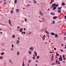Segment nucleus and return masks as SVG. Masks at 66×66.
Returning a JSON list of instances; mask_svg holds the SVG:
<instances>
[{"label": "nucleus", "mask_w": 66, "mask_h": 66, "mask_svg": "<svg viewBox=\"0 0 66 66\" xmlns=\"http://www.w3.org/2000/svg\"><path fill=\"white\" fill-rule=\"evenodd\" d=\"M55 6H56L57 7L59 6V4H56L54 3L52 5L51 7V9H52V8L53 7H54L53 8V11H54V10H56V7Z\"/></svg>", "instance_id": "obj_1"}, {"label": "nucleus", "mask_w": 66, "mask_h": 66, "mask_svg": "<svg viewBox=\"0 0 66 66\" xmlns=\"http://www.w3.org/2000/svg\"><path fill=\"white\" fill-rule=\"evenodd\" d=\"M29 49L30 50L33 51V50H34V48L33 47H30L29 48Z\"/></svg>", "instance_id": "obj_2"}, {"label": "nucleus", "mask_w": 66, "mask_h": 66, "mask_svg": "<svg viewBox=\"0 0 66 66\" xmlns=\"http://www.w3.org/2000/svg\"><path fill=\"white\" fill-rule=\"evenodd\" d=\"M9 23L10 24V26H12V24H11V20H9Z\"/></svg>", "instance_id": "obj_3"}, {"label": "nucleus", "mask_w": 66, "mask_h": 66, "mask_svg": "<svg viewBox=\"0 0 66 66\" xmlns=\"http://www.w3.org/2000/svg\"><path fill=\"white\" fill-rule=\"evenodd\" d=\"M53 57H54V56H53V55H52V56L51 57V59H52V61H53V60H54V59H53Z\"/></svg>", "instance_id": "obj_4"}, {"label": "nucleus", "mask_w": 66, "mask_h": 66, "mask_svg": "<svg viewBox=\"0 0 66 66\" xmlns=\"http://www.w3.org/2000/svg\"><path fill=\"white\" fill-rule=\"evenodd\" d=\"M15 11L16 12V13H18V12H19V9H16Z\"/></svg>", "instance_id": "obj_5"}, {"label": "nucleus", "mask_w": 66, "mask_h": 66, "mask_svg": "<svg viewBox=\"0 0 66 66\" xmlns=\"http://www.w3.org/2000/svg\"><path fill=\"white\" fill-rule=\"evenodd\" d=\"M40 14L42 16H43V12H42V11H40L39 12Z\"/></svg>", "instance_id": "obj_6"}, {"label": "nucleus", "mask_w": 66, "mask_h": 66, "mask_svg": "<svg viewBox=\"0 0 66 66\" xmlns=\"http://www.w3.org/2000/svg\"><path fill=\"white\" fill-rule=\"evenodd\" d=\"M34 54H35V56H37V53H36V51L34 52Z\"/></svg>", "instance_id": "obj_7"}, {"label": "nucleus", "mask_w": 66, "mask_h": 66, "mask_svg": "<svg viewBox=\"0 0 66 66\" xmlns=\"http://www.w3.org/2000/svg\"><path fill=\"white\" fill-rule=\"evenodd\" d=\"M57 18V16H54L53 17V19H56Z\"/></svg>", "instance_id": "obj_8"}, {"label": "nucleus", "mask_w": 66, "mask_h": 66, "mask_svg": "<svg viewBox=\"0 0 66 66\" xmlns=\"http://www.w3.org/2000/svg\"><path fill=\"white\" fill-rule=\"evenodd\" d=\"M19 43V40H17L16 41V44H18Z\"/></svg>", "instance_id": "obj_9"}, {"label": "nucleus", "mask_w": 66, "mask_h": 66, "mask_svg": "<svg viewBox=\"0 0 66 66\" xmlns=\"http://www.w3.org/2000/svg\"><path fill=\"white\" fill-rule=\"evenodd\" d=\"M55 38H56V37H58V35H57V34H56L55 35Z\"/></svg>", "instance_id": "obj_10"}, {"label": "nucleus", "mask_w": 66, "mask_h": 66, "mask_svg": "<svg viewBox=\"0 0 66 66\" xmlns=\"http://www.w3.org/2000/svg\"><path fill=\"white\" fill-rule=\"evenodd\" d=\"M51 35H55V33L53 32H51Z\"/></svg>", "instance_id": "obj_11"}, {"label": "nucleus", "mask_w": 66, "mask_h": 66, "mask_svg": "<svg viewBox=\"0 0 66 66\" xmlns=\"http://www.w3.org/2000/svg\"><path fill=\"white\" fill-rule=\"evenodd\" d=\"M22 31V28H21L20 29V32H21Z\"/></svg>", "instance_id": "obj_12"}, {"label": "nucleus", "mask_w": 66, "mask_h": 66, "mask_svg": "<svg viewBox=\"0 0 66 66\" xmlns=\"http://www.w3.org/2000/svg\"><path fill=\"white\" fill-rule=\"evenodd\" d=\"M27 18H25L24 20L26 22H27Z\"/></svg>", "instance_id": "obj_13"}, {"label": "nucleus", "mask_w": 66, "mask_h": 66, "mask_svg": "<svg viewBox=\"0 0 66 66\" xmlns=\"http://www.w3.org/2000/svg\"><path fill=\"white\" fill-rule=\"evenodd\" d=\"M62 6H64V5H65V4L64 3H62Z\"/></svg>", "instance_id": "obj_14"}, {"label": "nucleus", "mask_w": 66, "mask_h": 66, "mask_svg": "<svg viewBox=\"0 0 66 66\" xmlns=\"http://www.w3.org/2000/svg\"><path fill=\"white\" fill-rule=\"evenodd\" d=\"M29 54H31L32 53V52H31V51H29Z\"/></svg>", "instance_id": "obj_15"}, {"label": "nucleus", "mask_w": 66, "mask_h": 66, "mask_svg": "<svg viewBox=\"0 0 66 66\" xmlns=\"http://www.w3.org/2000/svg\"><path fill=\"white\" fill-rule=\"evenodd\" d=\"M45 39V35H44L43 36V41H44V39Z\"/></svg>", "instance_id": "obj_16"}, {"label": "nucleus", "mask_w": 66, "mask_h": 66, "mask_svg": "<svg viewBox=\"0 0 66 66\" xmlns=\"http://www.w3.org/2000/svg\"><path fill=\"white\" fill-rule=\"evenodd\" d=\"M45 31L46 33H47V34H49V33L48 31H46V30H45Z\"/></svg>", "instance_id": "obj_17"}, {"label": "nucleus", "mask_w": 66, "mask_h": 66, "mask_svg": "<svg viewBox=\"0 0 66 66\" xmlns=\"http://www.w3.org/2000/svg\"><path fill=\"white\" fill-rule=\"evenodd\" d=\"M52 2H53V1L52 0L51 1V2L50 3V4H52Z\"/></svg>", "instance_id": "obj_18"}, {"label": "nucleus", "mask_w": 66, "mask_h": 66, "mask_svg": "<svg viewBox=\"0 0 66 66\" xmlns=\"http://www.w3.org/2000/svg\"><path fill=\"white\" fill-rule=\"evenodd\" d=\"M54 23H55V21H53V22H52V24H54Z\"/></svg>", "instance_id": "obj_19"}, {"label": "nucleus", "mask_w": 66, "mask_h": 66, "mask_svg": "<svg viewBox=\"0 0 66 66\" xmlns=\"http://www.w3.org/2000/svg\"><path fill=\"white\" fill-rule=\"evenodd\" d=\"M19 51H18L17 53V55H19Z\"/></svg>", "instance_id": "obj_20"}, {"label": "nucleus", "mask_w": 66, "mask_h": 66, "mask_svg": "<svg viewBox=\"0 0 66 66\" xmlns=\"http://www.w3.org/2000/svg\"><path fill=\"white\" fill-rule=\"evenodd\" d=\"M33 55H34V56L33 57L32 59L34 60H35V56H34V54Z\"/></svg>", "instance_id": "obj_21"}, {"label": "nucleus", "mask_w": 66, "mask_h": 66, "mask_svg": "<svg viewBox=\"0 0 66 66\" xmlns=\"http://www.w3.org/2000/svg\"><path fill=\"white\" fill-rule=\"evenodd\" d=\"M4 54V52H3L1 53V55H3Z\"/></svg>", "instance_id": "obj_22"}, {"label": "nucleus", "mask_w": 66, "mask_h": 66, "mask_svg": "<svg viewBox=\"0 0 66 66\" xmlns=\"http://www.w3.org/2000/svg\"><path fill=\"white\" fill-rule=\"evenodd\" d=\"M58 9L59 10H61V8L60 7H58Z\"/></svg>", "instance_id": "obj_23"}, {"label": "nucleus", "mask_w": 66, "mask_h": 66, "mask_svg": "<svg viewBox=\"0 0 66 66\" xmlns=\"http://www.w3.org/2000/svg\"><path fill=\"white\" fill-rule=\"evenodd\" d=\"M61 12H62V11L61 10H59L58 11V12L59 13H60Z\"/></svg>", "instance_id": "obj_24"}, {"label": "nucleus", "mask_w": 66, "mask_h": 66, "mask_svg": "<svg viewBox=\"0 0 66 66\" xmlns=\"http://www.w3.org/2000/svg\"><path fill=\"white\" fill-rule=\"evenodd\" d=\"M60 57L61 59V61H63V59L62 58V56H61V55H60Z\"/></svg>", "instance_id": "obj_25"}, {"label": "nucleus", "mask_w": 66, "mask_h": 66, "mask_svg": "<svg viewBox=\"0 0 66 66\" xmlns=\"http://www.w3.org/2000/svg\"><path fill=\"white\" fill-rule=\"evenodd\" d=\"M57 64H59V65H60V61H58V62L57 63Z\"/></svg>", "instance_id": "obj_26"}, {"label": "nucleus", "mask_w": 66, "mask_h": 66, "mask_svg": "<svg viewBox=\"0 0 66 66\" xmlns=\"http://www.w3.org/2000/svg\"><path fill=\"white\" fill-rule=\"evenodd\" d=\"M51 15H54V14L53 13L51 12Z\"/></svg>", "instance_id": "obj_27"}, {"label": "nucleus", "mask_w": 66, "mask_h": 66, "mask_svg": "<svg viewBox=\"0 0 66 66\" xmlns=\"http://www.w3.org/2000/svg\"><path fill=\"white\" fill-rule=\"evenodd\" d=\"M59 61H61L62 59H61V58H59Z\"/></svg>", "instance_id": "obj_28"}, {"label": "nucleus", "mask_w": 66, "mask_h": 66, "mask_svg": "<svg viewBox=\"0 0 66 66\" xmlns=\"http://www.w3.org/2000/svg\"><path fill=\"white\" fill-rule=\"evenodd\" d=\"M14 2L15 3H17V0H15Z\"/></svg>", "instance_id": "obj_29"}, {"label": "nucleus", "mask_w": 66, "mask_h": 66, "mask_svg": "<svg viewBox=\"0 0 66 66\" xmlns=\"http://www.w3.org/2000/svg\"><path fill=\"white\" fill-rule=\"evenodd\" d=\"M23 66H25V65H24V62H23Z\"/></svg>", "instance_id": "obj_30"}, {"label": "nucleus", "mask_w": 66, "mask_h": 66, "mask_svg": "<svg viewBox=\"0 0 66 66\" xmlns=\"http://www.w3.org/2000/svg\"><path fill=\"white\" fill-rule=\"evenodd\" d=\"M39 56H37V59H39Z\"/></svg>", "instance_id": "obj_31"}, {"label": "nucleus", "mask_w": 66, "mask_h": 66, "mask_svg": "<svg viewBox=\"0 0 66 66\" xmlns=\"http://www.w3.org/2000/svg\"><path fill=\"white\" fill-rule=\"evenodd\" d=\"M11 13L12 14L13 13V10H11Z\"/></svg>", "instance_id": "obj_32"}, {"label": "nucleus", "mask_w": 66, "mask_h": 66, "mask_svg": "<svg viewBox=\"0 0 66 66\" xmlns=\"http://www.w3.org/2000/svg\"><path fill=\"white\" fill-rule=\"evenodd\" d=\"M56 56L57 55V56H59V54L58 53H56Z\"/></svg>", "instance_id": "obj_33"}, {"label": "nucleus", "mask_w": 66, "mask_h": 66, "mask_svg": "<svg viewBox=\"0 0 66 66\" xmlns=\"http://www.w3.org/2000/svg\"><path fill=\"white\" fill-rule=\"evenodd\" d=\"M15 36L14 35H13L12 36V38H15Z\"/></svg>", "instance_id": "obj_34"}, {"label": "nucleus", "mask_w": 66, "mask_h": 66, "mask_svg": "<svg viewBox=\"0 0 66 66\" xmlns=\"http://www.w3.org/2000/svg\"><path fill=\"white\" fill-rule=\"evenodd\" d=\"M3 59V57L2 56L0 57V59Z\"/></svg>", "instance_id": "obj_35"}, {"label": "nucleus", "mask_w": 66, "mask_h": 66, "mask_svg": "<svg viewBox=\"0 0 66 66\" xmlns=\"http://www.w3.org/2000/svg\"><path fill=\"white\" fill-rule=\"evenodd\" d=\"M31 60H29L28 63H30V62H31Z\"/></svg>", "instance_id": "obj_36"}, {"label": "nucleus", "mask_w": 66, "mask_h": 66, "mask_svg": "<svg viewBox=\"0 0 66 66\" xmlns=\"http://www.w3.org/2000/svg\"><path fill=\"white\" fill-rule=\"evenodd\" d=\"M33 3H34V4H35V3H36V1H34V2H33Z\"/></svg>", "instance_id": "obj_37"}, {"label": "nucleus", "mask_w": 66, "mask_h": 66, "mask_svg": "<svg viewBox=\"0 0 66 66\" xmlns=\"http://www.w3.org/2000/svg\"><path fill=\"white\" fill-rule=\"evenodd\" d=\"M60 50L61 52H63V50H62V49H61Z\"/></svg>", "instance_id": "obj_38"}, {"label": "nucleus", "mask_w": 66, "mask_h": 66, "mask_svg": "<svg viewBox=\"0 0 66 66\" xmlns=\"http://www.w3.org/2000/svg\"><path fill=\"white\" fill-rule=\"evenodd\" d=\"M56 64H57V60H56Z\"/></svg>", "instance_id": "obj_39"}, {"label": "nucleus", "mask_w": 66, "mask_h": 66, "mask_svg": "<svg viewBox=\"0 0 66 66\" xmlns=\"http://www.w3.org/2000/svg\"><path fill=\"white\" fill-rule=\"evenodd\" d=\"M9 62H10V63H11V60L10 59V60H9Z\"/></svg>", "instance_id": "obj_40"}, {"label": "nucleus", "mask_w": 66, "mask_h": 66, "mask_svg": "<svg viewBox=\"0 0 66 66\" xmlns=\"http://www.w3.org/2000/svg\"><path fill=\"white\" fill-rule=\"evenodd\" d=\"M12 48H13L14 47V45L13 44H12Z\"/></svg>", "instance_id": "obj_41"}, {"label": "nucleus", "mask_w": 66, "mask_h": 66, "mask_svg": "<svg viewBox=\"0 0 66 66\" xmlns=\"http://www.w3.org/2000/svg\"><path fill=\"white\" fill-rule=\"evenodd\" d=\"M64 18L65 19H66V15L64 16Z\"/></svg>", "instance_id": "obj_42"}, {"label": "nucleus", "mask_w": 66, "mask_h": 66, "mask_svg": "<svg viewBox=\"0 0 66 66\" xmlns=\"http://www.w3.org/2000/svg\"><path fill=\"white\" fill-rule=\"evenodd\" d=\"M63 58H65V55H63Z\"/></svg>", "instance_id": "obj_43"}, {"label": "nucleus", "mask_w": 66, "mask_h": 66, "mask_svg": "<svg viewBox=\"0 0 66 66\" xmlns=\"http://www.w3.org/2000/svg\"><path fill=\"white\" fill-rule=\"evenodd\" d=\"M50 53H53V52H52L51 51H50Z\"/></svg>", "instance_id": "obj_44"}, {"label": "nucleus", "mask_w": 66, "mask_h": 66, "mask_svg": "<svg viewBox=\"0 0 66 66\" xmlns=\"http://www.w3.org/2000/svg\"><path fill=\"white\" fill-rule=\"evenodd\" d=\"M35 66H38L37 64H36L35 65Z\"/></svg>", "instance_id": "obj_45"}, {"label": "nucleus", "mask_w": 66, "mask_h": 66, "mask_svg": "<svg viewBox=\"0 0 66 66\" xmlns=\"http://www.w3.org/2000/svg\"><path fill=\"white\" fill-rule=\"evenodd\" d=\"M54 65V63H52V65Z\"/></svg>", "instance_id": "obj_46"}, {"label": "nucleus", "mask_w": 66, "mask_h": 66, "mask_svg": "<svg viewBox=\"0 0 66 66\" xmlns=\"http://www.w3.org/2000/svg\"><path fill=\"white\" fill-rule=\"evenodd\" d=\"M30 4H28V5H27V7H28V6H30Z\"/></svg>", "instance_id": "obj_47"}, {"label": "nucleus", "mask_w": 66, "mask_h": 66, "mask_svg": "<svg viewBox=\"0 0 66 66\" xmlns=\"http://www.w3.org/2000/svg\"><path fill=\"white\" fill-rule=\"evenodd\" d=\"M0 24H1V25H2V26H5V25H3V24H2L1 23H0Z\"/></svg>", "instance_id": "obj_48"}, {"label": "nucleus", "mask_w": 66, "mask_h": 66, "mask_svg": "<svg viewBox=\"0 0 66 66\" xmlns=\"http://www.w3.org/2000/svg\"><path fill=\"white\" fill-rule=\"evenodd\" d=\"M47 35V36H48V37L49 38V35Z\"/></svg>", "instance_id": "obj_49"}, {"label": "nucleus", "mask_w": 66, "mask_h": 66, "mask_svg": "<svg viewBox=\"0 0 66 66\" xmlns=\"http://www.w3.org/2000/svg\"><path fill=\"white\" fill-rule=\"evenodd\" d=\"M20 28V27L19 26L17 27V29H19Z\"/></svg>", "instance_id": "obj_50"}, {"label": "nucleus", "mask_w": 66, "mask_h": 66, "mask_svg": "<svg viewBox=\"0 0 66 66\" xmlns=\"http://www.w3.org/2000/svg\"><path fill=\"white\" fill-rule=\"evenodd\" d=\"M63 58V60H65V58Z\"/></svg>", "instance_id": "obj_51"}, {"label": "nucleus", "mask_w": 66, "mask_h": 66, "mask_svg": "<svg viewBox=\"0 0 66 66\" xmlns=\"http://www.w3.org/2000/svg\"><path fill=\"white\" fill-rule=\"evenodd\" d=\"M23 33L24 34H25L26 33L25 32V31H24L23 32Z\"/></svg>", "instance_id": "obj_52"}, {"label": "nucleus", "mask_w": 66, "mask_h": 66, "mask_svg": "<svg viewBox=\"0 0 66 66\" xmlns=\"http://www.w3.org/2000/svg\"><path fill=\"white\" fill-rule=\"evenodd\" d=\"M6 2H5V3H4V4H3V5H4L5 4H6Z\"/></svg>", "instance_id": "obj_53"}, {"label": "nucleus", "mask_w": 66, "mask_h": 66, "mask_svg": "<svg viewBox=\"0 0 66 66\" xmlns=\"http://www.w3.org/2000/svg\"><path fill=\"white\" fill-rule=\"evenodd\" d=\"M54 50H56V48H54Z\"/></svg>", "instance_id": "obj_54"}, {"label": "nucleus", "mask_w": 66, "mask_h": 66, "mask_svg": "<svg viewBox=\"0 0 66 66\" xmlns=\"http://www.w3.org/2000/svg\"><path fill=\"white\" fill-rule=\"evenodd\" d=\"M36 62L37 63H38V61L36 60Z\"/></svg>", "instance_id": "obj_55"}, {"label": "nucleus", "mask_w": 66, "mask_h": 66, "mask_svg": "<svg viewBox=\"0 0 66 66\" xmlns=\"http://www.w3.org/2000/svg\"><path fill=\"white\" fill-rule=\"evenodd\" d=\"M61 46H64V45L63 44H62L61 45Z\"/></svg>", "instance_id": "obj_56"}, {"label": "nucleus", "mask_w": 66, "mask_h": 66, "mask_svg": "<svg viewBox=\"0 0 66 66\" xmlns=\"http://www.w3.org/2000/svg\"><path fill=\"white\" fill-rule=\"evenodd\" d=\"M24 31H26V28H24Z\"/></svg>", "instance_id": "obj_57"}, {"label": "nucleus", "mask_w": 66, "mask_h": 66, "mask_svg": "<svg viewBox=\"0 0 66 66\" xmlns=\"http://www.w3.org/2000/svg\"><path fill=\"white\" fill-rule=\"evenodd\" d=\"M66 37H65V38H64V40H65L66 39H65V38H66Z\"/></svg>", "instance_id": "obj_58"}, {"label": "nucleus", "mask_w": 66, "mask_h": 66, "mask_svg": "<svg viewBox=\"0 0 66 66\" xmlns=\"http://www.w3.org/2000/svg\"><path fill=\"white\" fill-rule=\"evenodd\" d=\"M22 34H23V32H22L21 33Z\"/></svg>", "instance_id": "obj_59"}, {"label": "nucleus", "mask_w": 66, "mask_h": 66, "mask_svg": "<svg viewBox=\"0 0 66 66\" xmlns=\"http://www.w3.org/2000/svg\"><path fill=\"white\" fill-rule=\"evenodd\" d=\"M0 33H1V34H2V32H0Z\"/></svg>", "instance_id": "obj_60"}, {"label": "nucleus", "mask_w": 66, "mask_h": 66, "mask_svg": "<svg viewBox=\"0 0 66 66\" xmlns=\"http://www.w3.org/2000/svg\"><path fill=\"white\" fill-rule=\"evenodd\" d=\"M49 10H50V9H48L47 11H49Z\"/></svg>", "instance_id": "obj_61"}, {"label": "nucleus", "mask_w": 66, "mask_h": 66, "mask_svg": "<svg viewBox=\"0 0 66 66\" xmlns=\"http://www.w3.org/2000/svg\"><path fill=\"white\" fill-rule=\"evenodd\" d=\"M11 50L13 51V48H11Z\"/></svg>", "instance_id": "obj_62"}, {"label": "nucleus", "mask_w": 66, "mask_h": 66, "mask_svg": "<svg viewBox=\"0 0 66 66\" xmlns=\"http://www.w3.org/2000/svg\"><path fill=\"white\" fill-rule=\"evenodd\" d=\"M27 65H28V66H29V64H28Z\"/></svg>", "instance_id": "obj_63"}, {"label": "nucleus", "mask_w": 66, "mask_h": 66, "mask_svg": "<svg viewBox=\"0 0 66 66\" xmlns=\"http://www.w3.org/2000/svg\"><path fill=\"white\" fill-rule=\"evenodd\" d=\"M64 48L65 49H66V47H64Z\"/></svg>", "instance_id": "obj_64"}]
</instances>
